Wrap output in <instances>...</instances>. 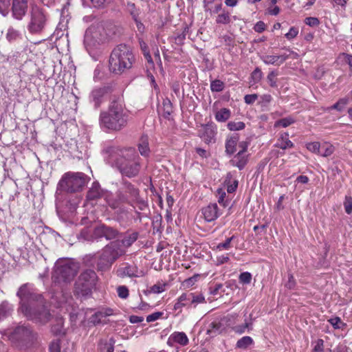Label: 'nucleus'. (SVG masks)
<instances>
[{"label":"nucleus","instance_id":"13","mask_svg":"<svg viewBox=\"0 0 352 352\" xmlns=\"http://www.w3.org/2000/svg\"><path fill=\"white\" fill-rule=\"evenodd\" d=\"M116 274L118 277L124 278L126 277H142L144 276V272L139 270L138 267L135 265H130L128 263H123L119 265L116 271Z\"/></svg>","mask_w":352,"mask_h":352},{"label":"nucleus","instance_id":"17","mask_svg":"<svg viewBox=\"0 0 352 352\" xmlns=\"http://www.w3.org/2000/svg\"><path fill=\"white\" fill-rule=\"evenodd\" d=\"M204 219L207 222L216 220L220 215L219 210L217 204H210L201 210Z\"/></svg>","mask_w":352,"mask_h":352},{"label":"nucleus","instance_id":"25","mask_svg":"<svg viewBox=\"0 0 352 352\" xmlns=\"http://www.w3.org/2000/svg\"><path fill=\"white\" fill-rule=\"evenodd\" d=\"M138 150L142 156L147 157L150 153L148 146V138L147 135H142L138 144Z\"/></svg>","mask_w":352,"mask_h":352},{"label":"nucleus","instance_id":"39","mask_svg":"<svg viewBox=\"0 0 352 352\" xmlns=\"http://www.w3.org/2000/svg\"><path fill=\"white\" fill-rule=\"evenodd\" d=\"M306 148L311 153L318 154L320 153V144L318 142H311L306 144Z\"/></svg>","mask_w":352,"mask_h":352},{"label":"nucleus","instance_id":"8","mask_svg":"<svg viewBox=\"0 0 352 352\" xmlns=\"http://www.w3.org/2000/svg\"><path fill=\"white\" fill-rule=\"evenodd\" d=\"M77 274V267L69 261H58L54 266L52 280L54 286L61 288L71 282Z\"/></svg>","mask_w":352,"mask_h":352},{"label":"nucleus","instance_id":"15","mask_svg":"<svg viewBox=\"0 0 352 352\" xmlns=\"http://www.w3.org/2000/svg\"><path fill=\"white\" fill-rule=\"evenodd\" d=\"M119 234V232L112 228L106 225H100L94 229V234L98 237H104L107 240L116 239Z\"/></svg>","mask_w":352,"mask_h":352},{"label":"nucleus","instance_id":"23","mask_svg":"<svg viewBox=\"0 0 352 352\" xmlns=\"http://www.w3.org/2000/svg\"><path fill=\"white\" fill-rule=\"evenodd\" d=\"M102 195V190L98 182H94L91 188L87 192V198L89 200H96L100 198Z\"/></svg>","mask_w":352,"mask_h":352},{"label":"nucleus","instance_id":"40","mask_svg":"<svg viewBox=\"0 0 352 352\" xmlns=\"http://www.w3.org/2000/svg\"><path fill=\"white\" fill-rule=\"evenodd\" d=\"M127 11L131 14L135 21H137V18L139 15V10L136 8L133 3L129 2L126 6Z\"/></svg>","mask_w":352,"mask_h":352},{"label":"nucleus","instance_id":"16","mask_svg":"<svg viewBox=\"0 0 352 352\" xmlns=\"http://www.w3.org/2000/svg\"><path fill=\"white\" fill-rule=\"evenodd\" d=\"M216 127L212 124L201 125L199 129V137L207 144L214 141Z\"/></svg>","mask_w":352,"mask_h":352},{"label":"nucleus","instance_id":"34","mask_svg":"<svg viewBox=\"0 0 352 352\" xmlns=\"http://www.w3.org/2000/svg\"><path fill=\"white\" fill-rule=\"evenodd\" d=\"M349 102V100L346 98H340L336 103L329 107V110H337L342 111Z\"/></svg>","mask_w":352,"mask_h":352},{"label":"nucleus","instance_id":"45","mask_svg":"<svg viewBox=\"0 0 352 352\" xmlns=\"http://www.w3.org/2000/svg\"><path fill=\"white\" fill-rule=\"evenodd\" d=\"M251 323L245 322L244 324L241 325H237L232 328L233 331L238 333V334H242L245 332L246 330L250 329Z\"/></svg>","mask_w":352,"mask_h":352},{"label":"nucleus","instance_id":"1","mask_svg":"<svg viewBox=\"0 0 352 352\" xmlns=\"http://www.w3.org/2000/svg\"><path fill=\"white\" fill-rule=\"evenodd\" d=\"M16 294L21 300V310L27 318L41 324L49 321L50 314L43 305L41 295L36 294L30 285H23Z\"/></svg>","mask_w":352,"mask_h":352},{"label":"nucleus","instance_id":"42","mask_svg":"<svg viewBox=\"0 0 352 352\" xmlns=\"http://www.w3.org/2000/svg\"><path fill=\"white\" fill-rule=\"evenodd\" d=\"M224 88V83L220 80H212L210 83V89L213 92L221 91Z\"/></svg>","mask_w":352,"mask_h":352},{"label":"nucleus","instance_id":"26","mask_svg":"<svg viewBox=\"0 0 352 352\" xmlns=\"http://www.w3.org/2000/svg\"><path fill=\"white\" fill-rule=\"evenodd\" d=\"M276 146L281 149H287L292 148L294 144L289 140V134L287 133H282L278 140Z\"/></svg>","mask_w":352,"mask_h":352},{"label":"nucleus","instance_id":"56","mask_svg":"<svg viewBox=\"0 0 352 352\" xmlns=\"http://www.w3.org/2000/svg\"><path fill=\"white\" fill-rule=\"evenodd\" d=\"M306 25L311 27H315L319 25L320 21L316 17H307L305 20Z\"/></svg>","mask_w":352,"mask_h":352},{"label":"nucleus","instance_id":"51","mask_svg":"<svg viewBox=\"0 0 352 352\" xmlns=\"http://www.w3.org/2000/svg\"><path fill=\"white\" fill-rule=\"evenodd\" d=\"M276 76L277 74L274 71H272L268 74L267 76V82L272 87H276L277 86Z\"/></svg>","mask_w":352,"mask_h":352},{"label":"nucleus","instance_id":"33","mask_svg":"<svg viewBox=\"0 0 352 352\" xmlns=\"http://www.w3.org/2000/svg\"><path fill=\"white\" fill-rule=\"evenodd\" d=\"M234 239V236L227 238L225 241L219 243L215 248L217 251L229 250L232 248V241Z\"/></svg>","mask_w":352,"mask_h":352},{"label":"nucleus","instance_id":"28","mask_svg":"<svg viewBox=\"0 0 352 352\" xmlns=\"http://www.w3.org/2000/svg\"><path fill=\"white\" fill-rule=\"evenodd\" d=\"M230 115L231 112L230 109L223 108L215 113V119L218 122H223L230 118Z\"/></svg>","mask_w":352,"mask_h":352},{"label":"nucleus","instance_id":"3","mask_svg":"<svg viewBox=\"0 0 352 352\" xmlns=\"http://www.w3.org/2000/svg\"><path fill=\"white\" fill-rule=\"evenodd\" d=\"M134 56L130 47L126 45L116 47L109 58L110 71L115 74H121L132 67Z\"/></svg>","mask_w":352,"mask_h":352},{"label":"nucleus","instance_id":"22","mask_svg":"<svg viewBox=\"0 0 352 352\" xmlns=\"http://www.w3.org/2000/svg\"><path fill=\"white\" fill-rule=\"evenodd\" d=\"M247 161L248 160L245 154L242 153V152H238V153L230 161V163L233 166H236L239 170H241L245 166Z\"/></svg>","mask_w":352,"mask_h":352},{"label":"nucleus","instance_id":"4","mask_svg":"<svg viewBox=\"0 0 352 352\" xmlns=\"http://www.w3.org/2000/svg\"><path fill=\"white\" fill-rule=\"evenodd\" d=\"M124 254L125 250L122 248L119 241L111 242L98 254L96 263L98 270H109L113 263Z\"/></svg>","mask_w":352,"mask_h":352},{"label":"nucleus","instance_id":"48","mask_svg":"<svg viewBox=\"0 0 352 352\" xmlns=\"http://www.w3.org/2000/svg\"><path fill=\"white\" fill-rule=\"evenodd\" d=\"M118 296L122 299H126L129 294L128 288L124 285H120L117 287Z\"/></svg>","mask_w":352,"mask_h":352},{"label":"nucleus","instance_id":"14","mask_svg":"<svg viewBox=\"0 0 352 352\" xmlns=\"http://www.w3.org/2000/svg\"><path fill=\"white\" fill-rule=\"evenodd\" d=\"M28 0H12V12L14 19L21 20L25 15Z\"/></svg>","mask_w":352,"mask_h":352},{"label":"nucleus","instance_id":"54","mask_svg":"<svg viewBox=\"0 0 352 352\" xmlns=\"http://www.w3.org/2000/svg\"><path fill=\"white\" fill-rule=\"evenodd\" d=\"M165 290V285L164 284H155L153 285L150 289V293L153 294H160Z\"/></svg>","mask_w":352,"mask_h":352},{"label":"nucleus","instance_id":"37","mask_svg":"<svg viewBox=\"0 0 352 352\" xmlns=\"http://www.w3.org/2000/svg\"><path fill=\"white\" fill-rule=\"evenodd\" d=\"M216 22L220 24H228L230 22V14L228 12L223 11L216 19Z\"/></svg>","mask_w":352,"mask_h":352},{"label":"nucleus","instance_id":"57","mask_svg":"<svg viewBox=\"0 0 352 352\" xmlns=\"http://www.w3.org/2000/svg\"><path fill=\"white\" fill-rule=\"evenodd\" d=\"M50 352H60V341L58 340L52 342L50 346Z\"/></svg>","mask_w":352,"mask_h":352},{"label":"nucleus","instance_id":"29","mask_svg":"<svg viewBox=\"0 0 352 352\" xmlns=\"http://www.w3.org/2000/svg\"><path fill=\"white\" fill-rule=\"evenodd\" d=\"M13 307L7 302L0 305V321L7 318L12 311Z\"/></svg>","mask_w":352,"mask_h":352},{"label":"nucleus","instance_id":"35","mask_svg":"<svg viewBox=\"0 0 352 352\" xmlns=\"http://www.w3.org/2000/svg\"><path fill=\"white\" fill-rule=\"evenodd\" d=\"M294 122H295V120L292 117L289 116V117L282 118L279 120H277L274 123V126L275 127L282 126V127L285 128V127L289 126L292 124L294 123Z\"/></svg>","mask_w":352,"mask_h":352},{"label":"nucleus","instance_id":"43","mask_svg":"<svg viewBox=\"0 0 352 352\" xmlns=\"http://www.w3.org/2000/svg\"><path fill=\"white\" fill-rule=\"evenodd\" d=\"M107 202L109 204V206L113 209L119 208L121 204L124 203V202H121L119 200L118 193L117 194V196L116 198H114L113 197H107Z\"/></svg>","mask_w":352,"mask_h":352},{"label":"nucleus","instance_id":"7","mask_svg":"<svg viewBox=\"0 0 352 352\" xmlns=\"http://www.w3.org/2000/svg\"><path fill=\"white\" fill-rule=\"evenodd\" d=\"M108 36V33L101 23L91 25L85 31L84 45L87 51L90 53L94 49L104 43Z\"/></svg>","mask_w":352,"mask_h":352},{"label":"nucleus","instance_id":"41","mask_svg":"<svg viewBox=\"0 0 352 352\" xmlns=\"http://www.w3.org/2000/svg\"><path fill=\"white\" fill-rule=\"evenodd\" d=\"M140 45L141 50L143 52L145 58L146 59L148 63H150L151 65H153V62L152 58L149 54V52L148 50V46H147L146 43L145 42H144L143 41H140Z\"/></svg>","mask_w":352,"mask_h":352},{"label":"nucleus","instance_id":"60","mask_svg":"<svg viewBox=\"0 0 352 352\" xmlns=\"http://www.w3.org/2000/svg\"><path fill=\"white\" fill-rule=\"evenodd\" d=\"M252 78L255 82H258L262 78V72L258 68L254 70L252 74Z\"/></svg>","mask_w":352,"mask_h":352},{"label":"nucleus","instance_id":"36","mask_svg":"<svg viewBox=\"0 0 352 352\" xmlns=\"http://www.w3.org/2000/svg\"><path fill=\"white\" fill-rule=\"evenodd\" d=\"M190 305L195 307L198 304L206 302L205 298L202 294L195 295L190 293Z\"/></svg>","mask_w":352,"mask_h":352},{"label":"nucleus","instance_id":"59","mask_svg":"<svg viewBox=\"0 0 352 352\" xmlns=\"http://www.w3.org/2000/svg\"><path fill=\"white\" fill-rule=\"evenodd\" d=\"M62 324H63L62 319H58L57 325L54 326L52 328V332L56 335L61 334L63 333L62 332Z\"/></svg>","mask_w":352,"mask_h":352},{"label":"nucleus","instance_id":"10","mask_svg":"<svg viewBox=\"0 0 352 352\" xmlns=\"http://www.w3.org/2000/svg\"><path fill=\"white\" fill-rule=\"evenodd\" d=\"M97 279L96 274L88 270L80 274L75 283L76 292L82 296L87 295L95 285Z\"/></svg>","mask_w":352,"mask_h":352},{"label":"nucleus","instance_id":"12","mask_svg":"<svg viewBox=\"0 0 352 352\" xmlns=\"http://www.w3.org/2000/svg\"><path fill=\"white\" fill-rule=\"evenodd\" d=\"M139 190L131 183L125 182L118 191L119 200L132 204L133 201H138Z\"/></svg>","mask_w":352,"mask_h":352},{"label":"nucleus","instance_id":"2","mask_svg":"<svg viewBox=\"0 0 352 352\" xmlns=\"http://www.w3.org/2000/svg\"><path fill=\"white\" fill-rule=\"evenodd\" d=\"M128 115L121 100L111 102L107 111L100 113V124L102 129L120 131L126 125Z\"/></svg>","mask_w":352,"mask_h":352},{"label":"nucleus","instance_id":"18","mask_svg":"<svg viewBox=\"0 0 352 352\" xmlns=\"http://www.w3.org/2000/svg\"><path fill=\"white\" fill-rule=\"evenodd\" d=\"M188 341V338L185 333L174 332L168 338L167 344L170 346H173L175 343H177L182 346H186Z\"/></svg>","mask_w":352,"mask_h":352},{"label":"nucleus","instance_id":"19","mask_svg":"<svg viewBox=\"0 0 352 352\" xmlns=\"http://www.w3.org/2000/svg\"><path fill=\"white\" fill-rule=\"evenodd\" d=\"M107 92L104 88H97L94 89L90 96V101L94 103V106L97 108L103 101V98Z\"/></svg>","mask_w":352,"mask_h":352},{"label":"nucleus","instance_id":"58","mask_svg":"<svg viewBox=\"0 0 352 352\" xmlns=\"http://www.w3.org/2000/svg\"><path fill=\"white\" fill-rule=\"evenodd\" d=\"M230 260V258L228 255H221L218 256L216 258V264L217 265H220L222 264H224L226 263H228Z\"/></svg>","mask_w":352,"mask_h":352},{"label":"nucleus","instance_id":"49","mask_svg":"<svg viewBox=\"0 0 352 352\" xmlns=\"http://www.w3.org/2000/svg\"><path fill=\"white\" fill-rule=\"evenodd\" d=\"M344 207L346 214H350L352 212V197L351 196H345Z\"/></svg>","mask_w":352,"mask_h":352},{"label":"nucleus","instance_id":"46","mask_svg":"<svg viewBox=\"0 0 352 352\" xmlns=\"http://www.w3.org/2000/svg\"><path fill=\"white\" fill-rule=\"evenodd\" d=\"M227 126L230 131H239L245 128V123L243 122H230Z\"/></svg>","mask_w":352,"mask_h":352},{"label":"nucleus","instance_id":"64","mask_svg":"<svg viewBox=\"0 0 352 352\" xmlns=\"http://www.w3.org/2000/svg\"><path fill=\"white\" fill-rule=\"evenodd\" d=\"M315 352H323V340H318L314 346Z\"/></svg>","mask_w":352,"mask_h":352},{"label":"nucleus","instance_id":"52","mask_svg":"<svg viewBox=\"0 0 352 352\" xmlns=\"http://www.w3.org/2000/svg\"><path fill=\"white\" fill-rule=\"evenodd\" d=\"M299 32L298 28L297 27H292L289 32L285 34V38L290 41L296 38Z\"/></svg>","mask_w":352,"mask_h":352},{"label":"nucleus","instance_id":"30","mask_svg":"<svg viewBox=\"0 0 352 352\" xmlns=\"http://www.w3.org/2000/svg\"><path fill=\"white\" fill-rule=\"evenodd\" d=\"M253 344V339L250 336H243L241 339H239L236 344V348L241 349H248L250 345Z\"/></svg>","mask_w":352,"mask_h":352},{"label":"nucleus","instance_id":"55","mask_svg":"<svg viewBox=\"0 0 352 352\" xmlns=\"http://www.w3.org/2000/svg\"><path fill=\"white\" fill-rule=\"evenodd\" d=\"M162 315H163V312H161V311L154 312V313L147 316L146 322H154V321L158 320L159 318H160L162 316Z\"/></svg>","mask_w":352,"mask_h":352},{"label":"nucleus","instance_id":"50","mask_svg":"<svg viewBox=\"0 0 352 352\" xmlns=\"http://www.w3.org/2000/svg\"><path fill=\"white\" fill-rule=\"evenodd\" d=\"M328 321L336 329H342L344 325L339 317L330 318Z\"/></svg>","mask_w":352,"mask_h":352},{"label":"nucleus","instance_id":"9","mask_svg":"<svg viewBox=\"0 0 352 352\" xmlns=\"http://www.w3.org/2000/svg\"><path fill=\"white\" fill-rule=\"evenodd\" d=\"M89 177L83 173L67 172L58 182V188L67 192H76L83 189Z\"/></svg>","mask_w":352,"mask_h":352},{"label":"nucleus","instance_id":"6","mask_svg":"<svg viewBox=\"0 0 352 352\" xmlns=\"http://www.w3.org/2000/svg\"><path fill=\"white\" fill-rule=\"evenodd\" d=\"M50 15L45 8L32 4L28 15V32L32 34H41L45 30Z\"/></svg>","mask_w":352,"mask_h":352},{"label":"nucleus","instance_id":"20","mask_svg":"<svg viewBox=\"0 0 352 352\" xmlns=\"http://www.w3.org/2000/svg\"><path fill=\"white\" fill-rule=\"evenodd\" d=\"M6 38L10 43H14L22 40L23 35L20 30L13 27H10L7 30Z\"/></svg>","mask_w":352,"mask_h":352},{"label":"nucleus","instance_id":"21","mask_svg":"<svg viewBox=\"0 0 352 352\" xmlns=\"http://www.w3.org/2000/svg\"><path fill=\"white\" fill-rule=\"evenodd\" d=\"M138 234L137 232L126 233L123 239L120 241V245L125 250L138 239Z\"/></svg>","mask_w":352,"mask_h":352},{"label":"nucleus","instance_id":"24","mask_svg":"<svg viewBox=\"0 0 352 352\" xmlns=\"http://www.w3.org/2000/svg\"><path fill=\"white\" fill-rule=\"evenodd\" d=\"M239 142V136L234 135L229 137L226 142V151L227 153L231 155L233 154L236 151V147Z\"/></svg>","mask_w":352,"mask_h":352},{"label":"nucleus","instance_id":"31","mask_svg":"<svg viewBox=\"0 0 352 352\" xmlns=\"http://www.w3.org/2000/svg\"><path fill=\"white\" fill-rule=\"evenodd\" d=\"M190 293H184L182 294L177 299V302L175 305V309H177L183 306H186L188 303H190Z\"/></svg>","mask_w":352,"mask_h":352},{"label":"nucleus","instance_id":"44","mask_svg":"<svg viewBox=\"0 0 352 352\" xmlns=\"http://www.w3.org/2000/svg\"><path fill=\"white\" fill-rule=\"evenodd\" d=\"M10 0H0V13L6 16L9 12Z\"/></svg>","mask_w":352,"mask_h":352},{"label":"nucleus","instance_id":"47","mask_svg":"<svg viewBox=\"0 0 352 352\" xmlns=\"http://www.w3.org/2000/svg\"><path fill=\"white\" fill-rule=\"evenodd\" d=\"M103 317L99 311L94 313L89 318V322L92 323L94 325H96L102 322Z\"/></svg>","mask_w":352,"mask_h":352},{"label":"nucleus","instance_id":"5","mask_svg":"<svg viewBox=\"0 0 352 352\" xmlns=\"http://www.w3.org/2000/svg\"><path fill=\"white\" fill-rule=\"evenodd\" d=\"M140 157L133 148L122 151V156L116 162V166L122 175L133 177L138 175L140 169Z\"/></svg>","mask_w":352,"mask_h":352},{"label":"nucleus","instance_id":"27","mask_svg":"<svg viewBox=\"0 0 352 352\" xmlns=\"http://www.w3.org/2000/svg\"><path fill=\"white\" fill-rule=\"evenodd\" d=\"M334 151L335 148L329 142H324L320 144V155L322 157H328L332 155Z\"/></svg>","mask_w":352,"mask_h":352},{"label":"nucleus","instance_id":"32","mask_svg":"<svg viewBox=\"0 0 352 352\" xmlns=\"http://www.w3.org/2000/svg\"><path fill=\"white\" fill-rule=\"evenodd\" d=\"M278 55H263L261 59L266 65H280Z\"/></svg>","mask_w":352,"mask_h":352},{"label":"nucleus","instance_id":"63","mask_svg":"<svg viewBox=\"0 0 352 352\" xmlns=\"http://www.w3.org/2000/svg\"><path fill=\"white\" fill-rule=\"evenodd\" d=\"M272 99L271 95L264 94L261 96V103L262 105H267L271 102Z\"/></svg>","mask_w":352,"mask_h":352},{"label":"nucleus","instance_id":"62","mask_svg":"<svg viewBox=\"0 0 352 352\" xmlns=\"http://www.w3.org/2000/svg\"><path fill=\"white\" fill-rule=\"evenodd\" d=\"M258 96L256 94H249V95H246L245 97H244V100L245 102V103L247 104H252L254 103L256 100L257 99Z\"/></svg>","mask_w":352,"mask_h":352},{"label":"nucleus","instance_id":"11","mask_svg":"<svg viewBox=\"0 0 352 352\" xmlns=\"http://www.w3.org/2000/svg\"><path fill=\"white\" fill-rule=\"evenodd\" d=\"M10 339L13 342H21L23 345L27 346L36 339V334L29 327L21 325L14 330Z\"/></svg>","mask_w":352,"mask_h":352},{"label":"nucleus","instance_id":"53","mask_svg":"<svg viewBox=\"0 0 352 352\" xmlns=\"http://www.w3.org/2000/svg\"><path fill=\"white\" fill-rule=\"evenodd\" d=\"M252 280V274L250 272H243L239 276V281L243 284H250Z\"/></svg>","mask_w":352,"mask_h":352},{"label":"nucleus","instance_id":"61","mask_svg":"<svg viewBox=\"0 0 352 352\" xmlns=\"http://www.w3.org/2000/svg\"><path fill=\"white\" fill-rule=\"evenodd\" d=\"M265 29V24L264 23V22L263 21H258L254 27V30L255 32H258V33H261L262 32H263Z\"/></svg>","mask_w":352,"mask_h":352},{"label":"nucleus","instance_id":"38","mask_svg":"<svg viewBox=\"0 0 352 352\" xmlns=\"http://www.w3.org/2000/svg\"><path fill=\"white\" fill-rule=\"evenodd\" d=\"M226 192L222 188H218L217 190V197L218 202L221 204L223 207L228 206V200H226Z\"/></svg>","mask_w":352,"mask_h":352}]
</instances>
